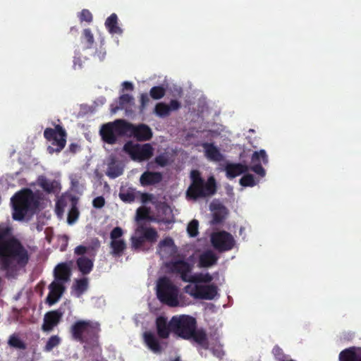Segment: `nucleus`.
I'll list each match as a JSON object with an SVG mask.
<instances>
[{"mask_svg": "<svg viewBox=\"0 0 361 361\" xmlns=\"http://www.w3.org/2000/svg\"><path fill=\"white\" fill-rule=\"evenodd\" d=\"M149 102V98L147 94H146V93L141 94V95H140V111H143Z\"/></svg>", "mask_w": 361, "mask_h": 361, "instance_id": "nucleus-49", "label": "nucleus"}, {"mask_svg": "<svg viewBox=\"0 0 361 361\" xmlns=\"http://www.w3.org/2000/svg\"><path fill=\"white\" fill-rule=\"evenodd\" d=\"M166 93L165 89L162 86H154L151 88L149 94L154 99H161Z\"/></svg>", "mask_w": 361, "mask_h": 361, "instance_id": "nucleus-39", "label": "nucleus"}, {"mask_svg": "<svg viewBox=\"0 0 361 361\" xmlns=\"http://www.w3.org/2000/svg\"><path fill=\"white\" fill-rule=\"evenodd\" d=\"M119 197L124 202L131 203L135 201V195L133 192L130 191L121 192Z\"/></svg>", "mask_w": 361, "mask_h": 361, "instance_id": "nucleus-44", "label": "nucleus"}, {"mask_svg": "<svg viewBox=\"0 0 361 361\" xmlns=\"http://www.w3.org/2000/svg\"><path fill=\"white\" fill-rule=\"evenodd\" d=\"M161 180L162 175L160 172L149 171L144 172L140 178V182L142 186L153 185L160 183Z\"/></svg>", "mask_w": 361, "mask_h": 361, "instance_id": "nucleus-20", "label": "nucleus"}, {"mask_svg": "<svg viewBox=\"0 0 361 361\" xmlns=\"http://www.w3.org/2000/svg\"><path fill=\"white\" fill-rule=\"evenodd\" d=\"M224 217L219 212H214L213 214L212 223L213 224H219L223 222Z\"/></svg>", "mask_w": 361, "mask_h": 361, "instance_id": "nucleus-51", "label": "nucleus"}, {"mask_svg": "<svg viewBox=\"0 0 361 361\" xmlns=\"http://www.w3.org/2000/svg\"><path fill=\"white\" fill-rule=\"evenodd\" d=\"M173 361H180V359L179 357H176Z\"/></svg>", "mask_w": 361, "mask_h": 361, "instance_id": "nucleus-59", "label": "nucleus"}, {"mask_svg": "<svg viewBox=\"0 0 361 361\" xmlns=\"http://www.w3.org/2000/svg\"><path fill=\"white\" fill-rule=\"evenodd\" d=\"M77 148H78L77 144L72 143L69 146L70 151L72 152H75Z\"/></svg>", "mask_w": 361, "mask_h": 361, "instance_id": "nucleus-56", "label": "nucleus"}, {"mask_svg": "<svg viewBox=\"0 0 361 361\" xmlns=\"http://www.w3.org/2000/svg\"><path fill=\"white\" fill-rule=\"evenodd\" d=\"M61 342V338L58 335L51 336L45 346L44 347V351L50 352L54 348L58 346Z\"/></svg>", "mask_w": 361, "mask_h": 361, "instance_id": "nucleus-36", "label": "nucleus"}, {"mask_svg": "<svg viewBox=\"0 0 361 361\" xmlns=\"http://www.w3.org/2000/svg\"><path fill=\"white\" fill-rule=\"evenodd\" d=\"M172 332L185 340H192L204 348H208L207 336L204 330L197 329L196 319L189 315L173 316L171 319Z\"/></svg>", "mask_w": 361, "mask_h": 361, "instance_id": "nucleus-2", "label": "nucleus"}, {"mask_svg": "<svg viewBox=\"0 0 361 361\" xmlns=\"http://www.w3.org/2000/svg\"><path fill=\"white\" fill-rule=\"evenodd\" d=\"M148 196H149V195H147V194H145V195H143V197H148Z\"/></svg>", "mask_w": 361, "mask_h": 361, "instance_id": "nucleus-61", "label": "nucleus"}, {"mask_svg": "<svg viewBox=\"0 0 361 361\" xmlns=\"http://www.w3.org/2000/svg\"><path fill=\"white\" fill-rule=\"evenodd\" d=\"M155 163L161 167L169 164V159L165 154H160L156 157Z\"/></svg>", "mask_w": 361, "mask_h": 361, "instance_id": "nucleus-47", "label": "nucleus"}, {"mask_svg": "<svg viewBox=\"0 0 361 361\" xmlns=\"http://www.w3.org/2000/svg\"><path fill=\"white\" fill-rule=\"evenodd\" d=\"M144 341L147 346L154 353H160L162 351V347L161 345L159 339L157 336L150 331H146L143 334Z\"/></svg>", "mask_w": 361, "mask_h": 361, "instance_id": "nucleus-22", "label": "nucleus"}, {"mask_svg": "<svg viewBox=\"0 0 361 361\" xmlns=\"http://www.w3.org/2000/svg\"><path fill=\"white\" fill-rule=\"evenodd\" d=\"M123 229L121 227H115L110 233V238L111 240H120L119 238L123 235Z\"/></svg>", "mask_w": 361, "mask_h": 361, "instance_id": "nucleus-46", "label": "nucleus"}, {"mask_svg": "<svg viewBox=\"0 0 361 361\" xmlns=\"http://www.w3.org/2000/svg\"><path fill=\"white\" fill-rule=\"evenodd\" d=\"M126 135L134 137L137 141H147L152 137V131L146 124L135 126L126 121Z\"/></svg>", "mask_w": 361, "mask_h": 361, "instance_id": "nucleus-13", "label": "nucleus"}, {"mask_svg": "<svg viewBox=\"0 0 361 361\" xmlns=\"http://www.w3.org/2000/svg\"><path fill=\"white\" fill-rule=\"evenodd\" d=\"M49 152H52L54 149H51L50 147H49Z\"/></svg>", "mask_w": 361, "mask_h": 361, "instance_id": "nucleus-60", "label": "nucleus"}, {"mask_svg": "<svg viewBox=\"0 0 361 361\" xmlns=\"http://www.w3.org/2000/svg\"><path fill=\"white\" fill-rule=\"evenodd\" d=\"M106 176L111 178L118 177L123 173V169L115 164L113 160L108 166Z\"/></svg>", "mask_w": 361, "mask_h": 361, "instance_id": "nucleus-33", "label": "nucleus"}, {"mask_svg": "<svg viewBox=\"0 0 361 361\" xmlns=\"http://www.w3.org/2000/svg\"><path fill=\"white\" fill-rule=\"evenodd\" d=\"M78 17L81 22L85 21L87 23H91L93 20L92 14L87 9H82Z\"/></svg>", "mask_w": 361, "mask_h": 361, "instance_id": "nucleus-45", "label": "nucleus"}, {"mask_svg": "<svg viewBox=\"0 0 361 361\" xmlns=\"http://www.w3.org/2000/svg\"><path fill=\"white\" fill-rule=\"evenodd\" d=\"M168 106L169 107L170 112L171 111H176L180 107V103L178 100L172 99Z\"/></svg>", "mask_w": 361, "mask_h": 361, "instance_id": "nucleus-52", "label": "nucleus"}, {"mask_svg": "<svg viewBox=\"0 0 361 361\" xmlns=\"http://www.w3.org/2000/svg\"><path fill=\"white\" fill-rule=\"evenodd\" d=\"M63 315V312L61 310V309H58L47 312L44 317L42 330L44 332L51 331L54 328L60 323Z\"/></svg>", "mask_w": 361, "mask_h": 361, "instance_id": "nucleus-14", "label": "nucleus"}, {"mask_svg": "<svg viewBox=\"0 0 361 361\" xmlns=\"http://www.w3.org/2000/svg\"><path fill=\"white\" fill-rule=\"evenodd\" d=\"M157 298L164 304L170 307H176L178 305V289L167 278L159 279L157 284Z\"/></svg>", "mask_w": 361, "mask_h": 361, "instance_id": "nucleus-6", "label": "nucleus"}, {"mask_svg": "<svg viewBox=\"0 0 361 361\" xmlns=\"http://www.w3.org/2000/svg\"><path fill=\"white\" fill-rule=\"evenodd\" d=\"M204 149L205 157L210 161H220L223 159V155L214 143L204 142L202 144Z\"/></svg>", "mask_w": 361, "mask_h": 361, "instance_id": "nucleus-21", "label": "nucleus"}, {"mask_svg": "<svg viewBox=\"0 0 361 361\" xmlns=\"http://www.w3.org/2000/svg\"><path fill=\"white\" fill-rule=\"evenodd\" d=\"M169 273L178 276L183 281L187 282L192 271L194 265L184 259L173 257L166 263Z\"/></svg>", "mask_w": 361, "mask_h": 361, "instance_id": "nucleus-8", "label": "nucleus"}, {"mask_svg": "<svg viewBox=\"0 0 361 361\" xmlns=\"http://www.w3.org/2000/svg\"><path fill=\"white\" fill-rule=\"evenodd\" d=\"M339 361H361V351L356 352L355 348H348L339 353Z\"/></svg>", "mask_w": 361, "mask_h": 361, "instance_id": "nucleus-25", "label": "nucleus"}, {"mask_svg": "<svg viewBox=\"0 0 361 361\" xmlns=\"http://www.w3.org/2000/svg\"><path fill=\"white\" fill-rule=\"evenodd\" d=\"M66 132L60 125H56L55 128H47L44 131V137L48 141H51V144L56 146L55 151L61 152L66 144Z\"/></svg>", "mask_w": 361, "mask_h": 361, "instance_id": "nucleus-12", "label": "nucleus"}, {"mask_svg": "<svg viewBox=\"0 0 361 361\" xmlns=\"http://www.w3.org/2000/svg\"><path fill=\"white\" fill-rule=\"evenodd\" d=\"M49 293L46 301L49 305H53L61 298L66 288L61 282L54 281L49 284Z\"/></svg>", "mask_w": 361, "mask_h": 361, "instance_id": "nucleus-16", "label": "nucleus"}, {"mask_svg": "<svg viewBox=\"0 0 361 361\" xmlns=\"http://www.w3.org/2000/svg\"><path fill=\"white\" fill-rule=\"evenodd\" d=\"M240 184L244 187H253L256 185L254 176L250 173L244 175L240 179Z\"/></svg>", "mask_w": 361, "mask_h": 361, "instance_id": "nucleus-41", "label": "nucleus"}, {"mask_svg": "<svg viewBox=\"0 0 361 361\" xmlns=\"http://www.w3.org/2000/svg\"><path fill=\"white\" fill-rule=\"evenodd\" d=\"M199 222L196 219L192 220L188 225L187 231L190 237H196L198 232Z\"/></svg>", "mask_w": 361, "mask_h": 361, "instance_id": "nucleus-42", "label": "nucleus"}, {"mask_svg": "<svg viewBox=\"0 0 361 361\" xmlns=\"http://www.w3.org/2000/svg\"><path fill=\"white\" fill-rule=\"evenodd\" d=\"M93 207L97 209L103 207L105 204V200L102 196L95 197L92 201Z\"/></svg>", "mask_w": 361, "mask_h": 361, "instance_id": "nucleus-48", "label": "nucleus"}, {"mask_svg": "<svg viewBox=\"0 0 361 361\" xmlns=\"http://www.w3.org/2000/svg\"><path fill=\"white\" fill-rule=\"evenodd\" d=\"M261 161L264 164H267L269 161L268 156L264 149L256 151L252 154L251 162L253 165L249 167V170H251L261 177H264L266 172L260 163Z\"/></svg>", "mask_w": 361, "mask_h": 361, "instance_id": "nucleus-15", "label": "nucleus"}, {"mask_svg": "<svg viewBox=\"0 0 361 361\" xmlns=\"http://www.w3.org/2000/svg\"><path fill=\"white\" fill-rule=\"evenodd\" d=\"M71 275V267L66 262L59 264L54 269V281L64 283L70 280Z\"/></svg>", "mask_w": 361, "mask_h": 361, "instance_id": "nucleus-19", "label": "nucleus"}, {"mask_svg": "<svg viewBox=\"0 0 361 361\" xmlns=\"http://www.w3.org/2000/svg\"><path fill=\"white\" fill-rule=\"evenodd\" d=\"M218 257L212 250H207L199 257V267H209L217 262Z\"/></svg>", "mask_w": 361, "mask_h": 361, "instance_id": "nucleus-24", "label": "nucleus"}, {"mask_svg": "<svg viewBox=\"0 0 361 361\" xmlns=\"http://www.w3.org/2000/svg\"><path fill=\"white\" fill-rule=\"evenodd\" d=\"M123 87L124 89L127 90H133V85L132 82H128V81H126V82H123Z\"/></svg>", "mask_w": 361, "mask_h": 361, "instance_id": "nucleus-54", "label": "nucleus"}, {"mask_svg": "<svg viewBox=\"0 0 361 361\" xmlns=\"http://www.w3.org/2000/svg\"><path fill=\"white\" fill-rule=\"evenodd\" d=\"M99 325L90 320L76 321L70 329L72 338L81 343H87L97 336Z\"/></svg>", "mask_w": 361, "mask_h": 361, "instance_id": "nucleus-5", "label": "nucleus"}, {"mask_svg": "<svg viewBox=\"0 0 361 361\" xmlns=\"http://www.w3.org/2000/svg\"><path fill=\"white\" fill-rule=\"evenodd\" d=\"M71 209L68 214L67 221L70 224H73L78 218L80 212L78 208V198L75 196L68 197Z\"/></svg>", "mask_w": 361, "mask_h": 361, "instance_id": "nucleus-26", "label": "nucleus"}, {"mask_svg": "<svg viewBox=\"0 0 361 361\" xmlns=\"http://www.w3.org/2000/svg\"><path fill=\"white\" fill-rule=\"evenodd\" d=\"M149 211L146 207H140L136 212V221L150 220Z\"/></svg>", "mask_w": 361, "mask_h": 361, "instance_id": "nucleus-40", "label": "nucleus"}, {"mask_svg": "<svg viewBox=\"0 0 361 361\" xmlns=\"http://www.w3.org/2000/svg\"><path fill=\"white\" fill-rule=\"evenodd\" d=\"M174 245V241L171 238L167 237L164 240H161L159 243V246L160 247H171Z\"/></svg>", "mask_w": 361, "mask_h": 361, "instance_id": "nucleus-50", "label": "nucleus"}, {"mask_svg": "<svg viewBox=\"0 0 361 361\" xmlns=\"http://www.w3.org/2000/svg\"><path fill=\"white\" fill-rule=\"evenodd\" d=\"M76 264L78 270L83 274L87 275L90 274L93 269V260L87 257L82 256L78 258Z\"/></svg>", "mask_w": 361, "mask_h": 361, "instance_id": "nucleus-28", "label": "nucleus"}, {"mask_svg": "<svg viewBox=\"0 0 361 361\" xmlns=\"http://www.w3.org/2000/svg\"><path fill=\"white\" fill-rule=\"evenodd\" d=\"M154 113L161 118L168 116L170 114L169 107L168 104L164 102H159L155 106Z\"/></svg>", "mask_w": 361, "mask_h": 361, "instance_id": "nucleus-37", "label": "nucleus"}, {"mask_svg": "<svg viewBox=\"0 0 361 361\" xmlns=\"http://www.w3.org/2000/svg\"><path fill=\"white\" fill-rule=\"evenodd\" d=\"M132 236L130 238L132 247L135 250L140 249L145 243V240L140 234Z\"/></svg>", "mask_w": 361, "mask_h": 361, "instance_id": "nucleus-43", "label": "nucleus"}, {"mask_svg": "<svg viewBox=\"0 0 361 361\" xmlns=\"http://www.w3.org/2000/svg\"><path fill=\"white\" fill-rule=\"evenodd\" d=\"M64 202H66L65 199H61L57 202L56 209L58 212H59L61 209L63 210V207L65 205Z\"/></svg>", "mask_w": 361, "mask_h": 361, "instance_id": "nucleus-55", "label": "nucleus"}, {"mask_svg": "<svg viewBox=\"0 0 361 361\" xmlns=\"http://www.w3.org/2000/svg\"><path fill=\"white\" fill-rule=\"evenodd\" d=\"M71 183H72V185H73V186H75L76 184H78V180H72Z\"/></svg>", "mask_w": 361, "mask_h": 361, "instance_id": "nucleus-58", "label": "nucleus"}, {"mask_svg": "<svg viewBox=\"0 0 361 361\" xmlns=\"http://www.w3.org/2000/svg\"><path fill=\"white\" fill-rule=\"evenodd\" d=\"M226 176L230 178H234L236 176L246 173L249 171V166L242 164H228L226 166Z\"/></svg>", "mask_w": 361, "mask_h": 361, "instance_id": "nucleus-23", "label": "nucleus"}, {"mask_svg": "<svg viewBox=\"0 0 361 361\" xmlns=\"http://www.w3.org/2000/svg\"><path fill=\"white\" fill-rule=\"evenodd\" d=\"M191 183L186 190L188 200H197L199 198H204L212 196L216 192V184L214 176L208 178L205 181L197 170L190 172Z\"/></svg>", "mask_w": 361, "mask_h": 361, "instance_id": "nucleus-4", "label": "nucleus"}, {"mask_svg": "<svg viewBox=\"0 0 361 361\" xmlns=\"http://www.w3.org/2000/svg\"><path fill=\"white\" fill-rule=\"evenodd\" d=\"M40 187L47 192H54L57 187V182L55 180H51L46 178H42L39 179V183Z\"/></svg>", "mask_w": 361, "mask_h": 361, "instance_id": "nucleus-34", "label": "nucleus"}, {"mask_svg": "<svg viewBox=\"0 0 361 361\" xmlns=\"http://www.w3.org/2000/svg\"><path fill=\"white\" fill-rule=\"evenodd\" d=\"M87 247L84 245H78L74 250L75 254L78 255H83L87 252Z\"/></svg>", "mask_w": 361, "mask_h": 361, "instance_id": "nucleus-53", "label": "nucleus"}, {"mask_svg": "<svg viewBox=\"0 0 361 361\" xmlns=\"http://www.w3.org/2000/svg\"><path fill=\"white\" fill-rule=\"evenodd\" d=\"M81 43L85 49L92 48L94 43V35L90 28L84 29L81 36Z\"/></svg>", "mask_w": 361, "mask_h": 361, "instance_id": "nucleus-31", "label": "nucleus"}, {"mask_svg": "<svg viewBox=\"0 0 361 361\" xmlns=\"http://www.w3.org/2000/svg\"><path fill=\"white\" fill-rule=\"evenodd\" d=\"M133 101V97L128 94H123L118 98V106L112 107V111L116 112L118 109H124L127 105L130 104Z\"/></svg>", "mask_w": 361, "mask_h": 361, "instance_id": "nucleus-35", "label": "nucleus"}, {"mask_svg": "<svg viewBox=\"0 0 361 361\" xmlns=\"http://www.w3.org/2000/svg\"><path fill=\"white\" fill-rule=\"evenodd\" d=\"M135 234H140L145 242L155 243L159 238L157 230L152 227L139 225L135 230Z\"/></svg>", "mask_w": 361, "mask_h": 361, "instance_id": "nucleus-18", "label": "nucleus"}, {"mask_svg": "<svg viewBox=\"0 0 361 361\" xmlns=\"http://www.w3.org/2000/svg\"><path fill=\"white\" fill-rule=\"evenodd\" d=\"M212 276L209 274H203V273H195L192 272L190 274L188 281V283H210L212 281Z\"/></svg>", "mask_w": 361, "mask_h": 361, "instance_id": "nucleus-30", "label": "nucleus"}, {"mask_svg": "<svg viewBox=\"0 0 361 361\" xmlns=\"http://www.w3.org/2000/svg\"><path fill=\"white\" fill-rule=\"evenodd\" d=\"M73 288L76 292L77 296H80L82 293H84L88 288V279L87 278H82L80 279L75 280V282L73 285Z\"/></svg>", "mask_w": 361, "mask_h": 361, "instance_id": "nucleus-32", "label": "nucleus"}, {"mask_svg": "<svg viewBox=\"0 0 361 361\" xmlns=\"http://www.w3.org/2000/svg\"><path fill=\"white\" fill-rule=\"evenodd\" d=\"M214 354L216 355L219 357H221V356L223 355V353L221 351H214Z\"/></svg>", "mask_w": 361, "mask_h": 361, "instance_id": "nucleus-57", "label": "nucleus"}, {"mask_svg": "<svg viewBox=\"0 0 361 361\" xmlns=\"http://www.w3.org/2000/svg\"><path fill=\"white\" fill-rule=\"evenodd\" d=\"M157 334L159 338L167 339L172 332L171 326V320L168 322L167 319L164 317H158L156 319Z\"/></svg>", "mask_w": 361, "mask_h": 361, "instance_id": "nucleus-17", "label": "nucleus"}, {"mask_svg": "<svg viewBox=\"0 0 361 361\" xmlns=\"http://www.w3.org/2000/svg\"><path fill=\"white\" fill-rule=\"evenodd\" d=\"M29 259L28 250L13 235V228L0 224V270L6 271L8 277H14L28 264Z\"/></svg>", "mask_w": 361, "mask_h": 361, "instance_id": "nucleus-1", "label": "nucleus"}, {"mask_svg": "<svg viewBox=\"0 0 361 361\" xmlns=\"http://www.w3.org/2000/svg\"><path fill=\"white\" fill-rule=\"evenodd\" d=\"M105 26L111 34L123 33V30L118 25V16L116 13L111 14L105 21Z\"/></svg>", "mask_w": 361, "mask_h": 361, "instance_id": "nucleus-27", "label": "nucleus"}, {"mask_svg": "<svg viewBox=\"0 0 361 361\" xmlns=\"http://www.w3.org/2000/svg\"><path fill=\"white\" fill-rule=\"evenodd\" d=\"M8 343L10 346L17 349L25 350L26 345L16 335L13 334L9 337Z\"/></svg>", "mask_w": 361, "mask_h": 361, "instance_id": "nucleus-38", "label": "nucleus"}, {"mask_svg": "<svg viewBox=\"0 0 361 361\" xmlns=\"http://www.w3.org/2000/svg\"><path fill=\"white\" fill-rule=\"evenodd\" d=\"M185 291L196 299L213 300L218 293V288L214 284L188 285L185 287Z\"/></svg>", "mask_w": 361, "mask_h": 361, "instance_id": "nucleus-11", "label": "nucleus"}, {"mask_svg": "<svg viewBox=\"0 0 361 361\" xmlns=\"http://www.w3.org/2000/svg\"><path fill=\"white\" fill-rule=\"evenodd\" d=\"M123 150L134 161L147 160L153 155V148L149 143L139 145L129 141L124 145Z\"/></svg>", "mask_w": 361, "mask_h": 361, "instance_id": "nucleus-9", "label": "nucleus"}, {"mask_svg": "<svg viewBox=\"0 0 361 361\" xmlns=\"http://www.w3.org/2000/svg\"><path fill=\"white\" fill-rule=\"evenodd\" d=\"M211 243L216 250L219 252H224L233 248L235 240L230 233L221 231L212 234Z\"/></svg>", "mask_w": 361, "mask_h": 361, "instance_id": "nucleus-10", "label": "nucleus"}, {"mask_svg": "<svg viewBox=\"0 0 361 361\" xmlns=\"http://www.w3.org/2000/svg\"><path fill=\"white\" fill-rule=\"evenodd\" d=\"M13 207L12 217L22 221L26 215L33 214L39 207V202L31 189L26 188L16 192L11 199Z\"/></svg>", "mask_w": 361, "mask_h": 361, "instance_id": "nucleus-3", "label": "nucleus"}, {"mask_svg": "<svg viewBox=\"0 0 361 361\" xmlns=\"http://www.w3.org/2000/svg\"><path fill=\"white\" fill-rule=\"evenodd\" d=\"M111 253L115 257H121L126 249V243L123 240H111Z\"/></svg>", "mask_w": 361, "mask_h": 361, "instance_id": "nucleus-29", "label": "nucleus"}, {"mask_svg": "<svg viewBox=\"0 0 361 361\" xmlns=\"http://www.w3.org/2000/svg\"><path fill=\"white\" fill-rule=\"evenodd\" d=\"M102 140L109 145L117 142L118 137L126 135V120L117 119L114 122L104 124L100 129Z\"/></svg>", "mask_w": 361, "mask_h": 361, "instance_id": "nucleus-7", "label": "nucleus"}]
</instances>
